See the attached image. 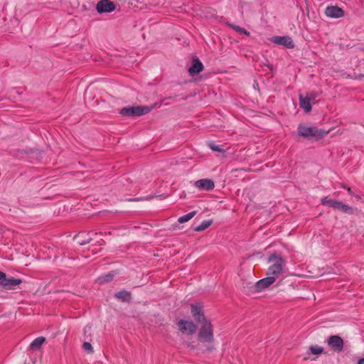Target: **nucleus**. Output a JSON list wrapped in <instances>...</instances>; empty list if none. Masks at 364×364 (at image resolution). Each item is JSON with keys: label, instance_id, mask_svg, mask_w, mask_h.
<instances>
[{"label": "nucleus", "instance_id": "f257e3e1", "mask_svg": "<svg viewBox=\"0 0 364 364\" xmlns=\"http://www.w3.org/2000/svg\"><path fill=\"white\" fill-rule=\"evenodd\" d=\"M268 262L272 263L269 267L267 275L273 277L274 281L285 272L286 261L281 256L273 253L268 257Z\"/></svg>", "mask_w": 364, "mask_h": 364}, {"label": "nucleus", "instance_id": "f03ea898", "mask_svg": "<svg viewBox=\"0 0 364 364\" xmlns=\"http://www.w3.org/2000/svg\"><path fill=\"white\" fill-rule=\"evenodd\" d=\"M198 340L203 343H208L207 350L212 351L214 349L213 343L214 341L213 328L210 321L205 320L201 323L198 333Z\"/></svg>", "mask_w": 364, "mask_h": 364}, {"label": "nucleus", "instance_id": "7ed1b4c3", "mask_svg": "<svg viewBox=\"0 0 364 364\" xmlns=\"http://www.w3.org/2000/svg\"><path fill=\"white\" fill-rule=\"evenodd\" d=\"M298 134L304 138H315V139H321L324 137L328 132L322 130L318 129V128L315 127H306L303 124H299L298 128Z\"/></svg>", "mask_w": 364, "mask_h": 364}, {"label": "nucleus", "instance_id": "20e7f679", "mask_svg": "<svg viewBox=\"0 0 364 364\" xmlns=\"http://www.w3.org/2000/svg\"><path fill=\"white\" fill-rule=\"evenodd\" d=\"M321 204L323 205H328L329 207L333 208L335 209L340 210L342 213H347L349 215L354 214L355 212L357 210L356 208L346 205L343 203L341 201L328 199V197H325L321 199Z\"/></svg>", "mask_w": 364, "mask_h": 364}, {"label": "nucleus", "instance_id": "39448f33", "mask_svg": "<svg viewBox=\"0 0 364 364\" xmlns=\"http://www.w3.org/2000/svg\"><path fill=\"white\" fill-rule=\"evenodd\" d=\"M154 106H133L123 107L119 113L123 116L139 117L149 113Z\"/></svg>", "mask_w": 364, "mask_h": 364}, {"label": "nucleus", "instance_id": "423d86ee", "mask_svg": "<svg viewBox=\"0 0 364 364\" xmlns=\"http://www.w3.org/2000/svg\"><path fill=\"white\" fill-rule=\"evenodd\" d=\"M328 346L334 351L340 353L343 350L344 342L343 338L337 335L331 336L327 339Z\"/></svg>", "mask_w": 364, "mask_h": 364}, {"label": "nucleus", "instance_id": "0eeeda50", "mask_svg": "<svg viewBox=\"0 0 364 364\" xmlns=\"http://www.w3.org/2000/svg\"><path fill=\"white\" fill-rule=\"evenodd\" d=\"M23 282L22 279L14 277L8 278L5 274L4 279L1 281V287L6 290H16L17 287Z\"/></svg>", "mask_w": 364, "mask_h": 364}, {"label": "nucleus", "instance_id": "6e6552de", "mask_svg": "<svg viewBox=\"0 0 364 364\" xmlns=\"http://www.w3.org/2000/svg\"><path fill=\"white\" fill-rule=\"evenodd\" d=\"M178 329L183 333H187L188 335L193 334L197 328L196 325L191 321L180 320L178 323Z\"/></svg>", "mask_w": 364, "mask_h": 364}, {"label": "nucleus", "instance_id": "1a4fd4ad", "mask_svg": "<svg viewBox=\"0 0 364 364\" xmlns=\"http://www.w3.org/2000/svg\"><path fill=\"white\" fill-rule=\"evenodd\" d=\"M115 8V4L110 0H100L96 5V10L99 14L112 12Z\"/></svg>", "mask_w": 364, "mask_h": 364}, {"label": "nucleus", "instance_id": "9d476101", "mask_svg": "<svg viewBox=\"0 0 364 364\" xmlns=\"http://www.w3.org/2000/svg\"><path fill=\"white\" fill-rule=\"evenodd\" d=\"M271 41L275 44L283 46L287 48H294V43L291 38L288 36H275L271 38Z\"/></svg>", "mask_w": 364, "mask_h": 364}, {"label": "nucleus", "instance_id": "9b49d317", "mask_svg": "<svg viewBox=\"0 0 364 364\" xmlns=\"http://www.w3.org/2000/svg\"><path fill=\"white\" fill-rule=\"evenodd\" d=\"M191 314L196 322L200 323L201 321L202 323L205 320H208L204 316L203 306L200 304H191Z\"/></svg>", "mask_w": 364, "mask_h": 364}, {"label": "nucleus", "instance_id": "f8f14e48", "mask_svg": "<svg viewBox=\"0 0 364 364\" xmlns=\"http://www.w3.org/2000/svg\"><path fill=\"white\" fill-rule=\"evenodd\" d=\"M274 282V278L273 277L267 276L266 278L262 279L255 283L253 286L254 291H262L272 284Z\"/></svg>", "mask_w": 364, "mask_h": 364}, {"label": "nucleus", "instance_id": "ddd939ff", "mask_svg": "<svg viewBox=\"0 0 364 364\" xmlns=\"http://www.w3.org/2000/svg\"><path fill=\"white\" fill-rule=\"evenodd\" d=\"M194 186L203 191H211L215 187L213 181L208 178L198 180L194 183Z\"/></svg>", "mask_w": 364, "mask_h": 364}, {"label": "nucleus", "instance_id": "4468645a", "mask_svg": "<svg viewBox=\"0 0 364 364\" xmlns=\"http://www.w3.org/2000/svg\"><path fill=\"white\" fill-rule=\"evenodd\" d=\"M325 14L328 17L340 18L344 16V11L338 6H329L326 7Z\"/></svg>", "mask_w": 364, "mask_h": 364}, {"label": "nucleus", "instance_id": "2eb2a0df", "mask_svg": "<svg viewBox=\"0 0 364 364\" xmlns=\"http://www.w3.org/2000/svg\"><path fill=\"white\" fill-rule=\"evenodd\" d=\"M203 65L198 58H194L192 65L189 68L188 72L191 76H194L203 70Z\"/></svg>", "mask_w": 364, "mask_h": 364}, {"label": "nucleus", "instance_id": "dca6fc26", "mask_svg": "<svg viewBox=\"0 0 364 364\" xmlns=\"http://www.w3.org/2000/svg\"><path fill=\"white\" fill-rule=\"evenodd\" d=\"M299 105L300 107L302 108L306 112H309L311 110V102H309V99H306V96H299Z\"/></svg>", "mask_w": 364, "mask_h": 364}, {"label": "nucleus", "instance_id": "f3484780", "mask_svg": "<svg viewBox=\"0 0 364 364\" xmlns=\"http://www.w3.org/2000/svg\"><path fill=\"white\" fill-rule=\"evenodd\" d=\"M88 235L89 233H86L85 232H81L75 237V240H77V243L80 245H85L90 242L92 240V238L90 236L85 238V236Z\"/></svg>", "mask_w": 364, "mask_h": 364}, {"label": "nucleus", "instance_id": "a211bd4d", "mask_svg": "<svg viewBox=\"0 0 364 364\" xmlns=\"http://www.w3.org/2000/svg\"><path fill=\"white\" fill-rule=\"evenodd\" d=\"M114 296L122 301H129L131 299L130 293L124 290L116 293Z\"/></svg>", "mask_w": 364, "mask_h": 364}, {"label": "nucleus", "instance_id": "6ab92c4d", "mask_svg": "<svg viewBox=\"0 0 364 364\" xmlns=\"http://www.w3.org/2000/svg\"><path fill=\"white\" fill-rule=\"evenodd\" d=\"M46 341V338L43 336L36 338L31 343L30 347L31 349H38L41 347L43 343Z\"/></svg>", "mask_w": 364, "mask_h": 364}, {"label": "nucleus", "instance_id": "aec40b11", "mask_svg": "<svg viewBox=\"0 0 364 364\" xmlns=\"http://www.w3.org/2000/svg\"><path fill=\"white\" fill-rule=\"evenodd\" d=\"M114 278V274L109 273L105 275H102L97 278V282H98L100 284H105L110 282Z\"/></svg>", "mask_w": 364, "mask_h": 364}, {"label": "nucleus", "instance_id": "412c9836", "mask_svg": "<svg viewBox=\"0 0 364 364\" xmlns=\"http://www.w3.org/2000/svg\"><path fill=\"white\" fill-rule=\"evenodd\" d=\"M196 214V211L190 212V213H188L181 216V217H180L178 219V221L180 223H183L188 222L192 218H193Z\"/></svg>", "mask_w": 364, "mask_h": 364}, {"label": "nucleus", "instance_id": "4be33fe9", "mask_svg": "<svg viewBox=\"0 0 364 364\" xmlns=\"http://www.w3.org/2000/svg\"><path fill=\"white\" fill-rule=\"evenodd\" d=\"M211 224V220H203L199 225L195 228V230L197 232L203 231L210 227Z\"/></svg>", "mask_w": 364, "mask_h": 364}, {"label": "nucleus", "instance_id": "5701e85b", "mask_svg": "<svg viewBox=\"0 0 364 364\" xmlns=\"http://www.w3.org/2000/svg\"><path fill=\"white\" fill-rule=\"evenodd\" d=\"M230 26L237 32H238L241 34H245L246 36H250V32H248L246 29H245L242 27H240L239 26H235V25H232V24H230Z\"/></svg>", "mask_w": 364, "mask_h": 364}, {"label": "nucleus", "instance_id": "b1692460", "mask_svg": "<svg viewBox=\"0 0 364 364\" xmlns=\"http://www.w3.org/2000/svg\"><path fill=\"white\" fill-rule=\"evenodd\" d=\"M309 349H310L311 352L314 355L321 354L323 351V348L322 347L317 346H311L309 348Z\"/></svg>", "mask_w": 364, "mask_h": 364}, {"label": "nucleus", "instance_id": "393cba45", "mask_svg": "<svg viewBox=\"0 0 364 364\" xmlns=\"http://www.w3.org/2000/svg\"><path fill=\"white\" fill-rule=\"evenodd\" d=\"M208 146L213 150L218 152L224 151V149L221 147L220 145H216L214 143H209Z\"/></svg>", "mask_w": 364, "mask_h": 364}, {"label": "nucleus", "instance_id": "a878e982", "mask_svg": "<svg viewBox=\"0 0 364 364\" xmlns=\"http://www.w3.org/2000/svg\"><path fill=\"white\" fill-rule=\"evenodd\" d=\"M82 348L83 349L90 353H92L93 352V349H92V345L89 343V342H85L83 344H82Z\"/></svg>", "mask_w": 364, "mask_h": 364}, {"label": "nucleus", "instance_id": "bb28decb", "mask_svg": "<svg viewBox=\"0 0 364 364\" xmlns=\"http://www.w3.org/2000/svg\"><path fill=\"white\" fill-rule=\"evenodd\" d=\"M318 94L317 92H312L306 95V99H309V102L314 101L317 97Z\"/></svg>", "mask_w": 364, "mask_h": 364}, {"label": "nucleus", "instance_id": "cd10ccee", "mask_svg": "<svg viewBox=\"0 0 364 364\" xmlns=\"http://www.w3.org/2000/svg\"><path fill=\"white\" fill-rule=\"evenodd\" d=\"M5 273L0 271V285L1 286V281L4 279Z\"/></svg>", "mask_w": 364, "mask_h": 364}, {"label": "nucleus", "instance_id": "c85d7f7f", "mask_svg": "<svg viewBox=\"0 0 364 364\" xmlns=\"http://www.w3.org/2000/svg\"><path fill=\"white\" fill-rule=\"evenodd\" d=\"M358 364H364V358L358 360Z\"/></svg>", "mask_w": 364, "mask_h": 364}, {"label": "nucleus", "instance_id": "c756f323", "mask_svg": "<svg viewBox=\"0 0 364 364\" xmlns=\"http://www.w3.org/2000/svg\"><path fill=\"white\" fill-rule=\"evenodd\" d=\"M347 191L349 194L352 195L353 194V192H352V190L350 187H348L347 188Z\"/></svg>", "mask_w": 364, "mask_h": 364}, {"label": "nucleus", "instance_id": "7c9ffc66", "mask_svg": "<svg viewBox=\"0 0 364 364\" xmlns=\"http://www.w3.org/2000/svg\"><path fill=\"white\" fill-rule=\"evenodd\" d=\"M130 200H132V201H138V200H139V198L130 199Z\"/></svg>", "mask_w": 364, "mask_h": 364}]
</instances>
